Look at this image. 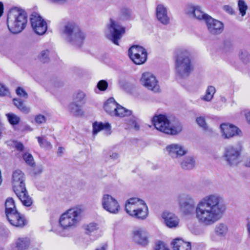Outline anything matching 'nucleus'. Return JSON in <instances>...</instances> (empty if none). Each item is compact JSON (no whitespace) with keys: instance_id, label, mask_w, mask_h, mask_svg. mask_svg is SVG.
Masks as SVG:
<instances>
[{"instance_id":"obj_1","label":"nucleus","mask_w":250,"mask_h":250,"mask_svg":"<svg viewBox=\"0 0 250 250\" xmlns=\"http://www.w3.org/2000/svg\"><path fill=\"white\" fill-rule=\"evenodd\" d=\"M178 200L181 211L186 215L195 212L196 219L204 226H210L219 221L227 210L223 198L217 194L205 196L196 205L195 200L189 194L180 195Z\"/></svg>"},{"instance_id":"obj_2","label":"nucleus","mask_w":250,"mask_h":250,"mask_svg":"<svg viewBox=\"0 0 250 250\" xmlns=\"http://www.w3.org/2000/svg\"><path fill=\"white\" fill-rule=\"evenodd\" d=\"M191 56V52L187 48L181 47L175 50V69L176 74L179 78H187L192 71Z\"/></svg>"},{"instance_id":"obj_3","label":"nucleus","mask_w":250,"mask_h":250,"mask_svg":"<svg viewBox=\"0 0 250 250\" xmlns=\"http://www.w3.org/2000/svg\"><path fill=\"white\" fill-rule=\"evenodd\" d=\"M27 14L25 11L19 7L11 8L7 15V24L9 31L13 34L21 32L26 27Z\"/></svg>"},{"instance_id":"obj_4","label":"nucleus","mask_w":250,"mask_h":250,"mask_svg":"<svg viewBox=\"0 0 250 250\" xmlns=\"http://www.w3.org/2000/svg\"><path fill=\"white\" fill-rule=\"evenodd\" d=\"M62 35L64 40L73 45L81 46L85 39V34L74 21L65 22L62 29Z\"/></svg>"},{"instance_id":"obj_5","label":"nucleus","mask_w":250,"mask_h":250,"mask_svg":"<svg viewBox=\"0 0 250 250\" xmlns=\"http://www.w3.org/2000/svg\"><path fill=\"white\" fill-rule=\"evenodd\" d=\"M25 179L24 174L21 170L17 169L13 172L12 183L14 191L24 206L30 207L33 200L26 189Z\"/></svg>"},{"instance_id":"obj_6","label":"nucleus","mask_w":250,"mask_h":250,"mask_svg":"<svg viewBox=\"0 0 250 250\" xmlns=\"http://www.w3.org/2000/svg\"><path fill=\"white\" fill-rule=\"evenodd\" d=\"M83 209L80 206L68 209L62 214L59 223L63 229L69 230L76 228L81 221Z\"/></svg>"},{"instance_id":"obj_7","label":"nucleus","mask_w":250,"mask_h":250,"mask_svg":"<svg viewBox=\"0 0 250 250\" xmlns=\"http://www.w3.org/2000/svg\"><path fill=\"white\" fill-rule=\"evenodd\" d=\"M126 212L131 216L140 220H145L148 214V209L145 202L134 197L127 200L125 204Z\"/></svg>"},{"instance_id":"obj_8","label":"nucleus","mask_w":250,"mask_h":250,"mask_svg":"<svg viewBox=\"0 0 250 250\" xmlns=\"http://www.w3.org/2000/svg\"><path fill=\"white\" fill-rule=\"evenodd\" d=\"M152 122L157 130L167 134L175 135L180 133L183 129L182 125L179 123L170 125L167 117L162 114L154 116Z\"/></svg>"},{"instance_id":"obj_9","label":"nucleus","mask_w":250,"mask_h":250,"mask_svg":"<svg viewBox=\"0 0 250 250\" xmlns=\"http://www.w3.org/2000/svg\"><path fill=\"white\" fill-rule=\"evenodd\" d=\"M222 159L227 166L236 167L241 162V150L236 146H228L225 148Z\"/></svg>"},{"instance_id":"obj_10","label":"nucleus","mask_w":250,"mask_h":250,"mask_svg":"<svg viewBox=\"0 0 250 250\" xmlns=\"http://www.w3.org/2000/svg\"><path fill=\"white\" fill-rule=\"evenodd\" d=\"M125 32V27L118 21L112 19L110 20L107 25V30L105 35L106 38L116 45H119V41L122 38Z\"/></svg>"},{"instance_id":"obj_11","label":"nucleus","mask_w":250,"mask_h":250,"mask_svg":"<svg viewBox=\"0 0 250 250\" xmlns=\"http://www.w3.org/2000/svg\"><path fill=\"white\" fill-rule=\"evenodd\" d=\"M141 84L146 89L157 93L160 91V86L156 77L152 73L146 72L140 78Z\"/></svg>"},{"instance_id":"obj_12","label":"nucleus","mask_w":250,"mask_h":250,"mask_svg":"<svg viewBox=\"0 0 250 250\" xmlns=\"http://www.w3.org/2000/svg\"><path fill=\"white\" fill-rule=\"evenodd\" d=\"M128 55L131 60L136 64L145 63L147 59L146 50L139 45H133L128 50Z\"/></svg>"},{"instance_id":"obj_13","label":"nucleus","mask_w":250,"mask_h":250,"mask_svg":"<svg viewBox=\"0 0 250 250\" xmlns=\"http://www.w3.org/2000/svg\"><path fill=\"white\" fill-rule=\"evenodd\" d=\"M102 205L104 209L112 214H117L120 209V206L117 200L107 194L103 195L102 198Z\"/></svg>"},{"instance_id":"obj_14","label":"nucleus","mask_w":250,"mask_h":250,"mask_svg":"<svg viewBox=\"0 0 250 250\" xmlns=\"http://www.w3.org/2000/svg\"><path fill=\"white\" fill-rule=\"evenodd\" d=\"M30 22L34 31L37 34L42 35L46 31V22L38 14L34 13L31 15Z\"/></svg>"},{"instance_id":"obj_15","label":"nucleus","mask_w":250,"mask_h":250,"mask_svg":"<svg viewBox=\"0 0 250 250\" xmlns=\"http://www.w3.org/2000/svg\"><path fill=\"white\" fill-rule=\"evenodd\" d=\"M166 150L168 155L174 160H177L188 153V150L184 146L176 143L167 145L166 147Z\"/></svg>"},{"instance_id":"obj_16","label":"nucleus","mask_w":250,"mask_h":250,"mask_svg":"<svg viewBox=\"0 0 250 250\" xmlns=\"http://www.w3.org/2000/svg\"><path fill=\"white\" fill-rule=\"evenodd\" d=\"M132 237L137 244L145 246L148 243V233L144 228L135 229L132 231Z\"/></svg>"},{"instance_id":"obj_17","label":"nucleus","mask_w":250,"mask_h":250,"mask_svg":"<svg viewBox=\"0 0 250 250\" xmlns=\"http://www.w3.org/2000/svg\"><path fill=\"white\" fill-rule=\"evenodd\" d=\"M205 22L209 32L211 34L217 35L223 32L224 24L218 20H215L209 16Z\"/></svg>"},{"instance_id":"obj_18","label":"nucleus","mask_w":250,"mask_h":250,"mask_svg":"<svg viewBox=\"0 0 250 250\" xmlns=\"http://www.w3.org/2000/svg\"><path fill=\"white\" fill-rule=\"evenodd\" d=\"M6 216L10 224L16 227L23 228L26 224V220L24 217L18 211Z\"/></svg>"},{"instance_id":"obj_19","label":"nucleus","mask_w":250,"mask_h":250,"mask_svg":"<svg viewBox=\"0 0 250 250\" xmlns=\"http://www.w3.org/2000/svg\"><path fill=\"white\" fill-rule=\"evenodd\" d=\"M187 14L198 20H204L205 21L209 15L204 13L200 6L198 5H189L187 8Z\"/></svg>"},{"instance_id":"obj_20","label":"nucleus","mask_w":250,"mask_h":250,"mask_svg":"<svg viewBox=\"0 0 250 250\" xmlns=\"http://www.w3.org/2000/svg\"><path fill=\"white\" fill-rule=\"evenodd\" d=\"M220 128L223 136L229 139L235 135H240L241 131L237 127L227 124H223L220 125Z\"/></svg>"},{"instance_id":"obj_21","label":"nucleus","mask_w":250,"mask_h":250,"mask_svg":"<svg viewBox=\"0 0 250 250\" xmlns=\"http://www.w3.org/2000/svg\"><path fill=\"white\" fill-rule=\"evenodd\" d=\"M156 15L158 21L164 25L170 22V18L167 14V10L164 5L158 4L156 9Z\"/></svg>"},{"instance_id":"obj_22","label":"nucleus","mask_w":250,"mask_h":250,"mask_svg":"<svg viewBox=\"0 0 250 250\" xmlns=\"http://www.w3.org/2000/svg\"><path fill=\"white\" fill-rule=\"evenodd\" d=\"M162 217L166 226L169 228H176L178 226L179 219L174 214L169 212H164Z\"/></svg>"},{"instance_id":"obj_23","label":"nucleus","mask_w":250,"mask_h":250,"mask_svg":"<svg viewBox=\"0 0 250 250\" xmlns=\"http://www.w3.org/2000/svg\"><path fill=\"white\" fill-rule=\"evenodd\" d=\"M173 250H191L190 242H185L182 239H175L171 243Z\"/></svg>"},{"instance_id":"obj_24","label":"nucleus","mask_w":250,"mask_h":250,"mask_svg":"<svg viewBox=\"0 0 250 250\" xmlns=\"http://www.w3.org/2000/svg\"><path fill=\"white\" fill-rule=\"evenodd\" d=\"M104 130L106 135L111 134V126L108 123L95 122L93 124V132L94 134H97L100 131Z\"/></svg>"},{"instance_id":"obj_25","label":"nucleus","mask_w":250,"mask_h":250,"mask_svg":"<svg viewBox=\"0 0 250 250\" xmlns=\"http://www.w3.org/2000/svg\"><path fill=\"white\" fill-rule=\"evenodd\" d=\"M30 245V240L27 237H20L15 242V248L17 250H26Z\"/></svg>"},{"instance_id":"obj_26","label":"nucleus","mask_w":250,"mask_h":250,"mask_svg":"<svg viewBox=\"0 0 250 250\" xmlns=\"http://www.w3.org/2000/svg\"><path fill=\"white\" fill-rule=\"evenodd\" d=\"M118 104H117L114 98H110L107 100L104 104V109L105 111L111 116H114L116 113V108Z\"/></svg>"},{"instance_id":"obj_27","label":"nucleus","mask_w":250,"mask_h":250,"mask_svg":"<svg viewBox=\"0 0 250 250\" xmlns=\"http://www.w3.org/2000/svg\"><path fill=\"white\" fill-rule=\"evenodd\" d=\"M195 158L191 156L185 157L181 162L180 165L182 169L184 170H191L195 166Z\"/></svg>"},{"instance_id":"obj_28","label":"nucleus","mask_w":250,"mask_h":250,"mask_svg":"<svg viewBox=\"0 0 250 250\" xmlns=\"http://www.w3.org/2000/svg\"><path fill=\"white\" fill-rule=\"evenodd\" d=\"M214 232L217 236L220 237H224L228 232V226L223 223H219L216 225Z\"/></svg>"},{"instance_id":"obj_29","label":"nucleus","mask_w":250,"mask_h":250,"mask_svg":"<svg viewBox=\"0 0 250 250\" xmlns=\"http://www.w3.org/2000/svg\"><path fill=\"white\" fill-rule=\"evenodd\" d=\"M86 102V94L83 91L76 92L73 96V103L83 105Z\"/></svg>"},{"instance_id":"obj_30","label":"nucleus","mask_w":250,"mask_h":250,"mask_svg":"<svg viewBox=\"0 0 250 250\" xmlns=\"http://www.w3.org/2000/svg\"><path fill=\"white\" fill-rule=\"evenodd\" d=\"M5 211L6 216L18 211L13 198H8L5 203Z\"/></svg>"},{"instance_id":"obj_31","label":"nucleus","mask_w":250,"mask_h":250,"mask_svg":"<svg viewBox=\"0 0 250 250\" xmlns=\"http://www.w3.org/2000/svg\"><path fill=\"white\" fill-rule=\"evenodd\" d=\"M82 106L80 104L72 102L69 105V110L70 112L74 116H82L84 112L82 109Z\"/></svg>"},{"instance_id":"obj_32","label":"nucleus","mask_w":250,"mask_h":250,"mask_svg":"<svg viewBox=\"0 0 250 250\" xmlns=\"http://www.w3.org/2000/svg\"><path fill=\"white\" fill-rule=\"evenodd\" d=\"M14 105L22 112L27 114L30 111L29 107L26 106L20 99H13V100Z\"/></svg>"},{"instance_id":"obj_33","label":"nucleus","mask_w":250,"mask_h":250,"mask_svg":"<svg viewBox=\"0 0 250 250\" xmlns=\"http://www.w3.org/2000/svg\"><path fill=\"white\" fill-rule=\"evenodd\" d=\"M215 92L216 89L214 86H208L205 95L201 98V99L206 102H210L212 99Z\"/></svg>"},{"instance_id":"obj_34","label":"nucleus","mask_w":250,"mask_h":250,"mask_svg":"<svg viewBox=\"0 0 250 250\" xmlns=\"http://www.w3.org/2000/svg\"><path fill=\"white\" fill-rule=\"evenodd\" d=\"M116 113L114 114V116L123 117L131 115V111L128 109H125L124 107L118 104L117 108H116Z\"/></svg>"},{"instance_id":"obj_35","label":"nucleus","mask_w":250,"mask_h":250,"mask_svg":"<svg viewBox=\"0 0 250 250\" xmlns=\"http://www.w3.org/2000/svg\"><path fill=\"white\" fill-rule=\"evenodd\" d=\"M9 123L12 125H18L21 121L19 116L13 113H8L6 114Z\"/></svg>"},{"instance_id":"obj_36","label":"nucleus","mask_w":250,"mask_h":250,"mask_svg":"<svg viewBox=\"0 0 250 250\" xmlns=\"http://www.w3.org/2000/svg\"><path fill=\"white\" fill-rule=\"evenodd\" d=\"M50 51L48 49H45L41 52L38 56L40 61L43 63L47 62L49 61Z\"/></svg>"},{"instance_id":"obj_37","label":"nucleus","mask_w":250,"mask_h":250,"mask_svg":"<svg viewBox=\"0 0 250 250\" xmlns=\"http://www.w3.org/2000/svg\"><path fill=\"white\" fill-rule=\"evenodd\" d=\"M130 17V11L129 9L124 7L120 10V19L122 20H128Z\"/></svg>"},{"instance_id":"obj_38","label":"nucleus","mask_w":250,"mask_h":250,"mask_svg":"<svg viewBox=\"0 0 250 250\" xmlns=\"http://www.w3.org/2000/svg\"><path fill=\"white\" fill-rule=\"evenodd\" d=\"M98 225L95 223H90L84 226L85 233L90 234L98 229Z\"/></svg>"},{"instance_id":"obj_39","label":"nucleus","mask_w":250,"mask_h":250,"mask_svg":"<svg viewBox=\"0 0 250 250\" xmlns=\"http://www.w3.org/2000/svg\"><path fill=\"white\" fill-rule=\"evenodd\" d=\"M238 6L242 16L245 15L248 9V6L245 1L244 0H239L238 1Z\"/></svg>"},{"instance_id":"obj_40","label":"nucleus","mask_w":250,"mask_h":250,"mask_svg":"<svg viewBox=\"0 0 250 250\" xmlns=\"http://www.w3.org/2000/svg\"><path fill=\"white\" fill-rule=\"evenodd\" d=\"M196 122L199 126L204 130L208 129V126L206 123L205 117L202 116L198 117L196 118Z\"/></svg>"},{"instance_id":"obj_41","label":"nucleus","mask_w":250,"mask_h":250,"mask_svg":"<svg viewBox=\"0 0 250 250\" xmlns=\"http://www.w3.org/2000/svg\"><path fill=\"white\" fill-rule=\"evenodd\" d=\"M240 59L244 62L247 63L250 61V54L247 50L241 51L239 54Z\"/></svg>"},{"instance_id":"obj_42","label":"nucleus","mask_w":250,"mask_h":250,"mask_svg":"<svg viewBox=\"0 0 250 250\" xmlns=\"http://www.w3.org/2000/svg\"><path fill=\"white\" fill-rule=\"evenodd\" d=\"M23 158L27 165L32 167L34 165V159L31 154L28 153H24L23 155Z\"/></svg>"},{"instance_id":"obj_43","label":"nucleus","mask_w":250,"mask_h":250,"mask_svg":"<svg viewBox=\"0 0 250 250\" xmlns=\"http://www.w3.org/2000/svg\"><path fill=\"white\" fill-rule=\"evenodd\" d=\"M128 124L130 127L134 129L135 130H138L140 128V125L137 122V119L134 117H132L128 121Z\"/></svg>"},{"instance_id":"obj_44","label":"nucleus","mask_w":250,"mask_h":250,"mask_svg":"<svg viewBox=\"0 0 250 250\" xmlns=\"http://www.w3.org/2000/svg\"><path fill=\"white\" fill-rule=\"evenodd\" d=\"M38 141L40 146L42 147H50L51 146L50 142L44 139L43 137H38Z\"/></svg>"},{"instance_id":"obj_45","label":"nucleus","mask_w":250,"mask_h":250,"mask_svg":"<svg viewBox=\"0 0 250 250\" xmlns=\"http://www.w3.org/2000/svg\"><path fill=\"white\" fill-rule=\"evenodd\" d=\"M9 95V89L3 84L0 83V96L4 97Z\"/></svg>"},{"instance_id":"obj_46","label":"nucleus","mask_w":250,"mask_h":250,"mask_svg":"<svg viewBox=\"0 0 250 250\" xmlns=\"http://www.w3.org/2000/svg\"><path fill=\"white\" fill-rule=\"evenodd\" d=\"M97 87L101 91H105L107 88L108 83L105 80H101L98 83Z\"/></svg>"},{"instance_id":"obj_47","label":"nucleus","mask_w":250,"mask_h":250,"mask_svg":"<svg viewBox=\"0 0 250 250\" xmlns=\"http://www.w3.org/2000/svg\"><path fill=\"white\" fill-rule=\"evenodd\" d=\"M155 250H169V249L163 242L159 241L156 243Z\"/></svg>"},{"instance_id":"obj_48","label":"nucleus","mask_w":250,"mask_h":250,"mask_svg":"<svg viewBox=\"0 0 250 250\" xmlns=\"http://www.w3.org/2000/svg\"><path fill=\"white\" fill-rule=\"evenodd\" d=\"M16 93L18 95L24 98L25 99H27L28 98V94L25 91V90L21 87H18L16 89Z\"/></svg>"},{"instance_id":"obj_49","label":"nucleus","mask_w":250,"mask_h":250,"mask_svg":"<svg viewBox=\"0 0 250 250\" xmlns=\"http://www.w3.org/2000/svg\"><path fill=\"white\" fill-rule=\"evenodd\" d=\"M35 121L37 124H41L45 122L46 118L42 115H38L35 117Z\"/></svg>"},{"instance_id":"obj_50","label":"nucleus","mask_w":250,"mask_h":250,"mask_svg":"<svg viewBox=\"0 0 250 250\" xmlns=\"http://www.w3.org/2000/svg\"><path fill=\"white\" fill-rule=\"evenodd\" d=\"M15 148L19 151H23L24 150V146L22 143L20 142H15L14 143Z\"/></svg>"},{"instance_id":"obj_51","label":"nucleus","mask_w":250,"mask_h":250,"mask_svg":"<svg viewBox=\"0 0 250 250\" xmlns=\"http://www.w3.org/2000/svg\"><path fill=\"white\" fill-rule=\"evenodd\" d=\"M223 9L229 14L232 15L234 14L233 9L230 6L228 5H225L223 7Z\"/></svg>"},{"instance_id":"obj_52","label":"nucleus","mask_w":250,"mask_h":250,"mask_svg":"<svg viewBox=\"0 0 250 250\" xmlns=\"http://www.w3.org/2000/svg\"><path fill=\"white\" fill-rule=\"evenodd\" d=\"M119 157V154L116 152L111 153L109 155V158L111 160H117Z\"/></svg>"},{"instance_id":"obj_53","label":"nucleus","mask_w":250,"mask_h":250,"mask_svg":"<svg viewBox=\"0 0 250 250\" xmlns=\"http://www.w3.org/2000/svg\"><path fill=\"white\" fill-rule=\"evenodd\" d=\"M42 171V167H39L36 168H35L34 169V173L35 174H38L41 173Z\"/></svg>"},{"instance_id":"obj_54","label":"nucleus","mask_w":250,"mask_h":250,"mask_svg":"<svg viewBox=\"0 0 250 250\" xmlns=\"http://www.w3.org/2000/svg\"><path fill=\"white\" fill-rule=\"evenodd\" d=\"M3 13V3L0 1V17L2 15Z\"/></svg>"},{"instance_id":"obj_55","label":"nucleus","mask_w":250,"mask_h":250,"mask_svg":"<svg viewBox=\"0 0 250 250\" xmlns=\"http://www.w3.org/2000/svg\"><path fill=\"white\" fill-rule=\"evenodd\" d=\"M247 230L248 236L250 238V222H248L247 225Z\"/></svg>"},{"instance_id":"obj_56","label":"nucleus","mask_w":250,"mask_h":250,"mask_svg":"<svg viewBox=\"0 0 250 250\" xmlns=\"http://www.w3.org/2000/svg\"><path fill=\"white\" fill-rule=\"evenodd\" d=\"M246 118L248 123L250 124V111L246 114Z\"/></svg>"},{"instance_id":"obj_57","label":"nucleus","mask_w":250,"mask_h":250,"mask_svg":"<svg viewBox=\"0 0 250 250\" xmlns=\"http://www.w3.org/2000/svg\"><path fill=\"white\" fill-rule=\"evenodd\" d=\"M107 245L104 244L101 247L96 249L95 250H106Z\"/></svg>"},{"instance_id":"obj_58","label":"nucleus","mask_w":250,"mask_h":250,"mask_svg":"<svg viewBox=\"0 0 250 250\" xmlns=\"http://www.w3.org/2000/svg\"><path fill=\"white\" fill-rule=\"evenodd\" d=\"M4 129V127L0 123V138H1V132Z\"/></svg>"},{"instance_id":"obj_59","label":"nucleus","mask_w":250,"mask_h":250,"mask_svg":"<svg viewBox=\"0 0 250 250\" xmlns=\"http://www.w3.org/2000/svg\"><path fill=\"white\" fill-rule=\"evenodd\" d=\"M63 148L62 147H59L58 149V152L59 153H62V152Z\"/></svg>"},{"instance_id":"obj_60","label":"nucleus","mask_w":250,"mask_h":250,"mask_svg":"<svg viewBox=\"0 0 250 250\" xmlns=\"http://www.w3.org/2000/svg\"><path fill=\"white\" fill-rule=\"evenodd\" d=\"M221 100H222V102H226V99L225 98L222 97V98H221Z\"/></svg>"},{"instance_id":"obj_61","label":"nucleus","mask_w":250,"mask_h":250,"mask_svg":"<svg viewBox=\"0 0 250 250\" xmlns=\"http://www.w3.org/2000/svg\"><path fill=\"white\" fill-rule=\"evenodd\" d=\"M1 173H0V185L1 184Z\"/></svg>"}]
</instances>
